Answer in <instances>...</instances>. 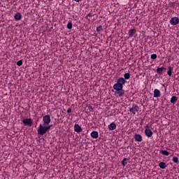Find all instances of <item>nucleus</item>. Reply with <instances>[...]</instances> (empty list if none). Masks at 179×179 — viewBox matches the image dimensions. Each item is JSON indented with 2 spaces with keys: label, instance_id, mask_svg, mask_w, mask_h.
Here are the masks:
<instances>
[{
  "label": "nucleus",
  "instance_id": "f257e3e1",
  "mask_svg": "<svg viewBox=\"0 0 179 179\" xmlns=\"http://www.w3.org/2000/svg\"><path fill=\"white\" fill-rule=\"evenodd\" d=\"M50 129H51V125L47 126L40 124L37 129L38 135L43 136V135H45V134H47Z\"/></svg>",
  "mask_w": 179,
  "mask_h": 179
},
{
  "label": "nucleus",
  "instance_id": "f03ea898",
  "mask_svg": "<svg viewBox=\"0 0 179 179\" xmlns=\"http://www.w3.org/2000/svg\"><path fill=\"white\" fill-rule=\"evenodd\" d=\"M140 108L138 105L133 104L131 108H129V112L131 113V114H136L139 111Z\"/></svg>",
  "mask_w": 179,
  "mask_h": 179
},
{
  "label": "nucleus",
  "instance_id": "7ed1b4c3",
  "mask_svg": "<svg viewBox=\"0 0 179 179\" xmlns=\"http://www.w3.org/2000/svg\"><path fill=\"white\" fill-rule=\"evenodd\" d=\"M43 125H50V122H51V117L50 115H45L43 117Z\"/></svg>",
  "mask_w": 179,
  "mask_h": 179
},
{
  "label": "nucleus",
  "instance_id": "20e7f679",
  "mask_svg": "<svg viewBox=\"0 0 179 179\" xmlns=\"http://www.w3.org/2000/svg\"><path fill=\"white\" fill-rule=\"evenodd\" d=\"M145 128L146 129H145V131H144L145 135L147 136L148 138H152V136H153V131H152V130L149 129L148 125H147Z\"/></svg>",
  "mask_w": 179,
  "mask_h": 179
},
{
  "label": "nucleus",
  "instance_id": "39448f33",
  "mask_svg": "<svg viewBox=\"0 0 179 179\" xmlns=\"http://www.w3.org/2000/svg\"><path fill=\"white\" fill-rule=\"evenodd\" d=\"M179 23V18L177 17H172L170 20V24L172 26H177Z\"/></svg>",
  "mask_w": 179,
  "mask_h": 179
},
{
  "label": "nucleus",
  "instance_id": "423d86ee",
  "mask_svg": "<svg viewBox=\"0 0 179 179\" xmlns=\"http://www.w3.org/2000/svg\"><path fill=\"white\" fill-rule=\"evenodd\" d=\"M22 122L24 125H28V127H31V125H33V120L31 118L24 119Z\"/></svg>",
  "mask_w": 179,
  "mask_h": 179
},
{
  "label": "nucleus",
  "instance_id": "0eeeda50",
  "mask_svg": "<svg viewBox=\"0 0 179 179\" xmlns=\"http://www.w3.org/2000/svg\"><path fill=\"white\" fill-rule=\"evenodd\" d=\"M134 138L135 139V142H142V141H143L142 135L139 134H135Z\"/></svg>",
  "mask_w": 179,
  "mask_h": 179
},
{
  "label": "nucleus",
  "instance_id": "6e6552de",
  "mask_svg": "<svg viewBox=\"0 0 179 179\" xmlns=\"http://www.w3.org/2000/svg\"><path fill=\"white\" fill-rule=\"evenodd\" d=\"M74 131L75 132H77V134H79V132H82V127L79 125V124H74Z\"/></svg>",
  "mask_w": 179,
  "mask_h": 179
},
{
  "label": "nucleus",
  "instance_id": "1a4fd4ad",
  "mask_svg": "<svg viewBox=\"0 0 179 179\" xmlns=\"http://www.w3.org/2000/svg\"><path fill=\"white\" fill-rule=\"evenodd\" d=\"M124 86H122L121 84H119L118 83H115L113 85L114 90H122Z\"/></svg>",
  "mask_w": 179,
  "mask_h": 179
},
{
  "label": "nucleus",
  "instance_id": "9d476101",
  "mask_svg": "<svg viewBox=\"0 0 179 179\" xmlns=\"http://www.w3.org/2000/svg\"><path fill=\"white\" fill-rule=\"evenodd\" d=\"M117 83L119 85H122V86H124V85L126 84L127 80H126L125 78H119L117 79Z\"/></svg>",
  "mask_w": 179,
  "mask_h": 179
},
{
  "label": "nucleus",
  "instance_id": "9b49d317",
  "mask_svg": "<svg viewBox=\"0 0 179 179\" xmlns=\"http://www.w3.org/2000/svg\"><path fill=\"white\" fill-rule=\"evenodd\" d=\"M160 96H162V93L160 92V90H159L158 89L154 90L153 97L159 98L160 97Z\"/></svg>",
  "mask_w": 179,
  "mask_h": 179
},
{
  "label": "nucleus",
  "instance_id": "f8f14e48",
  "mask_svg": "<svg viewBox=\"0 0 179 179\" xmlns=\"http://www.w3.org/2000/svg\"><path fill=\"white\" fill-rule=\"evenodd\" d=\"M14 18L16 21L22 20V14L20 13H16L14 15Z\"/></svg>",
  "mask_w": 179,
  "mask_h": 179
},
{
  "label": "nucleus",
  "instance_id": "ddd939ff",
  "mask_svg": "<svg viewBox=\"0 0 179 179\" xmlns=\"http://www.w3.org/2000/svg\"><path fill=\"white\" fill-rule=\"evenodd\" d=\"M115 128H117V124H115V122H112L108 125V129L110 131H114V129H115Z\"/></svg>",
  "mask_w": 179,
  "mask_h": 179
},
{
  "label": "nucleus",
  "instance_id": "4468645a",
  "mask_svg": "<svg viewBox=\"0 0 179 179\" xmlns=\"http://www.w3.org/2000/svg\"><path fill=\"white\" fill-rule=\"evenodd\" d=\"M91 137L93 139H97V138H99V132L94 131L91 133Z\"/></svg>",
  "mask_w": 179,
  "mask_h": 179
},
{
  "label": "nucleus",
  "instance_id": "2eb2a0df",
  "mask_svg": "<svg viewBox=\"0 0 179 179\" xmlns=\"http://www.w3.org/2000/svg\"><path fill=\"white\" fill-rule=\"evenodd\" d=\"M166 69H167L164 67H158L157 69V73H159V75H162L163 71H166Z\"/></svg>",
  "mask_w": 179,
  "mask_h": 179
},
{
  "label": "nucleus",
  "instance_id": "dca6fc26",
  "mask_svg": "<svg viewBox=\"0 0 179 179\" xmlns=\"http://www.w3.org/2000/svg\"><path fill=\"white\" fill-rule=\"evenodd\" d=\"M134 34H136V29H133L129 31V37H134Z\"/></svg>",
  "mask_w": 179,
  "mask_h": 179
},
{
  "label": "nucleus",
  "instance_id": "f3484780",
  "mask_svg": "<svg viewBox=\"0 0 179 179\" xmlns=\"http://www.w3.org/2000/svg\"><path fill=\"white\" fill-rule=\"evenodd\" d=\"M117 94H118L119 97H122L124 94H125V91L122 89L121 90H116Z\"/></svg>",
  "mask_w": 179,
  "mask_h": 179
},
{
  "label": "nucleus",
  "instance_id": "a211bd4d",
  "mask_svg": "<svg viewBox=\"0 0 179 179\" xmlns=\"http://www.w3.org/2000/svg\"><path fill=\"white\" fill-rule=\"evenodd\" d=\"M178 100V98H177V96H173L171 99V103H172V104H176Z\"/></svg>",
  "mask_w": 179,
  "mask_h": 179
},
{
  "label": "nucleus",
  "instance_id": "6ab92c4d",
  "mask_svg": "<svg viewBox=\"0 0 179 179\" xmlns=\"http://www.w3.org/2000/svg\"><path fill=\"white\" fill-rule=\"evenodd\" d=\"M128 158H124L123 160L122 161V164L124 167L128 164Z\"/></svg>",
  "mask_w": 179,
  "mask_h": 179
},
{
  "label": "nucleus",
  "instance_id": "aec40b11",
  "mask_svg": "<svg viewBox=\"0 0 179 179\" xmlns=\"http://www.w3.org/2000/svg\"><path fill=\"white\" fill-rule=\"evenodd\" d=\"M160 169H166L167 166H166V162H160L159 164Z\"/></svg>",
  "mask_w": 179,
  "mask_h": 179
},
{
  "label": "nucleus",
  "instance_id": "412c9836",
  "mask_svg": "<svg viewBox=\"0 0 179 179\" xmlns=\"http://www.w3.org/2000/svg\"><path fill=\"white\" fill-rule=\"evenodd\" d=\"M167 73H168L169 76H171V75L173 73V67H171V66L169 67V71H167Z\"/></svg>",
  "mask_w": 179,
  "mask_h": 179
},
{
  "label": "nucleus",
  "instance_id": "4be33fe9",
  "mask_svg": "<svg viewBox=\"0 0 179 179\" xmlns=\"http://www.w3.org/2000/svg\"><path fill=\"white\" fill-rule=\"evenodd\" d=\"M161 153L164 155V156H169L170 155V153L169 152V151L167 150H162Z\"/></svg>",
  "mask_w": 179,
  "mask_h": 179
},
{
  "label": "nucleus",
  "instance_id": "5701e85b",
  "mask_svg": "<svg viewBox=\"0 0 179 179\" xmlns=\"http://www.w3.org/2000/svg\"><path fill=\"white\" fill-rule=\"evenodd\" d=\"M124 80H125V79L128 80V79H129V78H131V74H129V73H126L124 75Z\"/></svg>",
  "mask_w": 179,
  "mask_h": 179
},
{
  "label": "nucleus",
  "instance_id": "b1692460",
  "mask_svg": "<svg viewBox=\"0 0 179 179\" xmlns=\"http://www.w3.org/2000/svg\"><path fill=\"white\" fill-rule=\"evenodd\" d=\"M96 31H98V32L103 31V27H101V26L97 27Z\"/></svg>",
  "mask_w": 179,
  "mask_h": 179
},
{
  "label": "nucleus",
  "instance_id": "393cba45",
  "mask_svg": "<svg viewBox=\"0 0 179 179\" xmlns=\"http://www.w3.org/2000/svg\"><path fill=\"white\" fill-rule=\"evenodd\" d=\"M172 160L173 163H178V157H173Z\"/></svg>",
  "mask_w": 179,
  "mask_h": 179
},
{
  "label": "nucleus",
  "instance_id": "a878e982",
  "mask_svg": "<svg viewBox=\"0 0 179 179\" xmlns=\"http://www.w3.org/2000/svg\"><path fill=\"white\" fill-rule=\"evenodd\" d=\"M67 29H69V30H71L72 29V22H69L67 24Z\"/></svg>",
  "mask_w": 179,
  "mask_h": 179
},
{
  "label": "nucleus",
  "instance_id": "bb28decb",
  "mask_svg": "<svg viewBox=\"0 0 179 179\" xmlns=\"http://www.w3.org/2000/svg\"><path fill=\"white\" fill-rule=\"evenodd\" d=\"M17 66H22V65H23V61L19 60V61L17 62Z\"/></svg>",
  "mask_w": 179,
  "mask_h": 179
},
{
  "label": "nucleus",
  "instance_id": "cd10ccee",
  "mask_svg": "<svg viewBox=\"0 0 179 179\" xmlns=\"http://www.w3.org/2000/svg\"><path fill=\"white\" fill-rule=\"evenodd\" d=\"M156 58H157V55L156 54L151 55V59H156Z\"/></svg>",
  "mask_w": 179,
  "mask_h": 179
},
{
  "label": "nucleus",
  "instance_id": "c85d7f7f",
  "mask_svg": "<svg viewBox=\"0 0 179 179\" xmlns=\"http://www.w3.org/2000/svg\"><path fill=\"white\" fill-rule=\"evenodd\" d=\"M89 17H92V13H88L87 15H86V17H85V18L86 19H89Z\"/></svg>",
  "mask_w": 179,
  "mask_h": 179
},
{
  "label": "nucleus",
  "instance_id": "c756f323",
  "mask_svg": "<svg viewBox=\"0 0 179 179\" xmlns=\"http://www.w3.org/2000/svg\"><path fill=\"white\" fill-rule=\"evenodd\" d=\"M67 113L69 114L71 113H72V108H69L68 110H67Z\"/></svg>",
  "mask_w": 179,
  "mask_h": 179
},
{
  "label": "nucleus",
  "instance_id": "7c9ffc66",
  "mask_svg": "<svg viewBox=\"0 0 179 179\" xmlns=\"http://www.w3.org/2000/svg\"><path fill=\"white\" fill-rule=\"evenodd\" d=\"M73 1H75V2H82V1H83V0H73Z\"/></svg>",
  "mask_w": 179,
  "mask_h": 179
}]
</instances>
